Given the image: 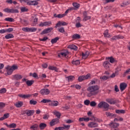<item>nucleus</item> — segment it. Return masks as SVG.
Here are the masks:
<instances>
[{
  "label": "nucleus",
  "mask_w": 130,
  "mask_h": 130,
  "mask_svg": "<svg viewBox=\"0 0 130 130\" xmlns=\"http://www.w3.org/2000/svg\"><path fill=\"white\" fill-rule=\"evenodd\" d=\"M100 89L99 86L98 85H92L89 86L87 89V91L88 92H91L92 93H95V95H97L98 93H99V91H98Z\"/></svg>",
  "instance_id": "f257e3e1"
},
{
  "label": "nucleus",
  "mask_w": 130,
  "mask_h": 130,
  "mask_svg": "<svg viewBox=\"0 0 130 130\" xmlns=\"http://www.w3.org/2000/svg\"><path fill=\"white\" fill-rule=\"evenodd\" d=\"M99 108H104V109H108L109 108V104L105 102H101L98 105Z\"/></svg>",
  "instance_id": "f03ea898"
},
{
  "label": "nucleus",
  "mask_w": 130,
  "mask_h": 130,
  "mask_svg": "<svg viewBox=\"0 0 130 130\" xmlns=\"http://www.w3.org/2000/svg\"><path fill=\"white\" fill-rule=\"evenodd\" d=\"M4 11L5 12V13H8L11 14H18L19 13V10L15 9H9V8H5L4 10Z\"/></svg>",
  "instance_id": "7ed1b4c3"
},
{
  "label": "nucleus",
  "mask_w": 130,
  "mask_h": 130,
  "mask_svg": "<svg viewBox=\"0 0 130 130\" xmlns=\"http://www.w3.org/2000/svg\"><path fill=\"white\" fill-rule=\"evenodd\" d=\"M109 126L111 127V130H119L118 126H119V123L116 122H111L109 124Z\"/></svg>",
  "instance_id": "20e7f679"
},
{
  "label": "nucleus",
  "mask_w": 130,
  "mask_h": 130,
  "mask_svg": "<svg viewBox=\"0 0 130 130\" xmlns=\"http://www.w3.org/2000/svg\"><path fill=\"white\" fill-rule=\"evenodd\" d=\"M40 94H41V95H49V94L50 93V90H49V89H47V88H44L41 89L40 91Z\"/></svg>",
  "instance_id": "39448f33"
},
{
  "label": "nucleus",
  "mask_w": 130,
  "mask_h": 130,
  "mask_svg": "<svg viewBox=\"0 0 130 130\" xmlns=\"http://www.w3.org/2000/svg\"><path fill=\"white\" fill-rule=\"evenodd\" d=\"M83 16L84 17L83 21L84 22H86V21H88V20H90L91 16H88V13H87V11H84L83 13Z\"/></svg>",
  "instance_id": "423d86ee"
},
{
  "label": "nucleus",
  "mask_w": 130,
  "mask_h": 130,
  "mask_svg": "<svg viewBox=\"0 0 130 130\" xmlns=\"http://www.w3.org/2000/svg\"><path fill=\"white\" fill-rule=\"evenodd\" d=\"M52 30H53V28L52 27H48L47 28H46L41 32V35H44V34H47V33H50V32H51Z\"/></svg>",
  "instance_id": "0eeeda50"
},
{
  "label": "nucleus",
  "mask_w": 130,
  "mask_h": 130,
  "mask_svg": "<svg viewBox=\"0 0 130 130\" xmlns=\"http://www.w3.org/2000/svg\"><path fill=\"white\" fill-rule=\"evenodd\" d=\"M52 23L51 21H46L44 22H41L40 24H39L40 27H44L46 26H49L51 25Z\"/></svg>",
  "instance_id": "6e6552de"
},
{
  "label": "nucleus",
  "mask_w": 130,
  "mask_h": 130,
  "mask_svg": "<svg viewBox=\"0 0 130 130\" xmlns=\"http://www.w3.org/2000/svg\"><path fill=\"white\" fill-rule=\"evenodd\" d=\"M58 122H59V119H58V118L53 119L50 121V125H51V126H53L54 124H56L57 123H58Z\"/></svg>",
  "instance_id": "1a4fd4ad"
},
{
  "label": "nucleus",
  "mask_w": 130,
  "mask_h": 130,
  "mask_svg": "<svg viewBox=\"0 0 130 130\" xmlns=\"http://www.w3.org/2000/svg\"><path fill=\"white\" fill-rule=\"evenodd\" d=\"M32 94H18V96L20 98H22L23 99H28V98H30L31 97Z\"/></svg>",
  "instance_id": "9d476101"
},
{
  "label": "nucleus",
  "mask_w": 130,
  "mask_h": 130,
  "mask_svg": "<svg viewBox=\"0 0 130 130\" xmlns=\"http://www.w3.org/2000/svg\"><path fill=\"white\" fill-rule=\"evenodd\" d=\"M67 25H68V24L64 21H58L55 26V28H57V27H60V26H67Z\"/></svg>",
  "instance_id": "9b49d317"
},
{
  "label": "nucleus",
  "mask_w": 130,
  "mask_h": 130,
  "mask_svg": "<svg viewBox=\"0 0 130 130\" xmlns=\"http://www.w3.org/2000/svg\"><path fill=\"white\" fill-rule=\"evenodd\" d=\"M126 87H127V84L125 83H122L120 84V91H124L125 89H126Z\"/></svg>",
  "instance_id": "f8f14e48"
},
{
  "label": "nucleus",
  "mask_w": 130,
  "mask_h": 130,
  "mask_svg": "<svg viewBox=\"0 0 130 130\" xmlns=\"http://www.w3.org/2000/svg\"><path fill=\"white\" fill-rule=\"evenodd\" d=\"M26 3L28 6H37L39 4L37 1H29V0Z\"/></svg>",
  "instance_id": "ddd939ff"
},
{
  "label": "nucleus",
  "mask_w": 130,
  "mask_h": 130,
  "mask_svg": "<svg viewBox=\"0 0 130 130\" xmlns=\"http://www.w3.org/2000/svg\"><path fill=\"white\" fill-rule=\"evenodd\" d=\"M6 70H7V75H8V76H10V75L11 74H13V72H14V71L12 70H11V66H8L6 68Z\"/></svg>",
  "instance_id": "4468645a"
},
{
  "label": "nucleus",
  "mask_w": 130,
  "mask_h": 130,
  "mask_svg": "<svg viewBox=\"0 0 130 130\" xmlns=\"http://www.w3.org/2000/svg\"><path fill=\"white\" fill-rule=\"evenodd\" d=\"M15 106L17 107V108H21L23 105H24V103L22 101H19L18 102H16L15 104H14Z\"/></svg>",
  "instance_id": "2eb2a0df"
},
{
  "label": "nucleus",
  "mask_w": 130,
  "mask_h": 130,
  "mask_svg": "<svg viewBox=\"0 0 130 130\" xmlns=\"http://www.w3.org/2000/svg\"><path fill=\"white\" fill-rule=\"evenodd\" d=\"M68 48H69L70 49H73V50H75V51H77V50H78V47H77V46H76L74 44L68 45Z\"/></svg>",
  "instance_id": "dca6fc26"
},
{
  "label": "nucleus",
  "mask_w": 130,
  "mask_h": 130,
  "mask_svg": "<svg viewBox=\"0 0 130 130\" xmlns=\"http://www.w3.org/2000/svg\"><path fill=\"white\" fill-rule=\"evenodd\" d=\"M104 68H105V69L106 70H109V66H110V63H109V61H105L104 62Z\"/></svg>",
  "instance_id": "f3484780"
},
{
  "label": "nucleus",
  "mask_w": 130,
  "mask_h": 130,
  "mask_svg": "<svg viewBox=\"0 0 130 130\" xmlns=\"http://www.w3.org/2000/svg\"><path fill=\"white\" fill-rule=\"evenodd\" d=\"M13 78L14 80H16L17 81H19V80H21V79H22L23 76L20 74H15L13 75Z\"/></svg>",
  "instance_id": "a211bd4d"
},
{
  "label": "nucleus",
  "mask_w": 130,
  "mask_h": 130,
  "mask_svg": "<svg viewBox=\"0 0 130 130\" xmlns=\"http://www.w3.org/2000/svg\"><path fill=\"white\" fill-rule=\"evenodd\" d=\"M106 101L108 103H109V104H115L116 103V101L114 100L113 99H107Z\"/></svg>",
  "instance_id": "6ab92c4d"
},
{
  "label": "nucleus",
  "mask_w": 130,
  "mask_h": 130,
  "mask_svg": "<svg viewBox=\"0 0 130 130\" xmlns=\"http://www.w3.org/2000/svg\"><path fill=\"white\" fill-rule=\"evenodd\" d=\"M88 126L89 127H98V124L97 123L91 122L89 123H88Z\"/></svg>",
  "instance_id": "aec40b11"
},
{
  "label": "nucleus",
  "mask_w": 130,
  "mask_h": 130,
  "mask_svg": "<svg viewBox=\"0 0 130 130\" xmlns=\"http://www.w3.org/2000/svg\"><path fill=\"white\" fill-rule=\"evenodd\" d=\"M73 40H77L81 39V36L79 34H74L72 36Z\"/></svg>",
  "instance_id": "412c9836"
},
{
  "label": "nucleus",
  "mask_w": 130,
  "mask_h": 130,
  "mask_svg": "<svg viewBox=\"0 0 130 130\" xmlns=\"http://www.w3.org/2000/svg\"><path fill=\"white\" fill-rule=\"evenodd\" d=\"M69 54V51L68 50H66L64 52H61L58 55V56L59 57H60V55H62V56H67Z\"/></svg>",
  "instance_id": "4be33fe9"
},
{
  "label": "nucleus",
  "mask_w": 130,
  "mask_h": 130,
  "mask_svg": "<svg viewBox=\"0 0 130 130\" xmlns=\"http://www.w3.org/2000/svg\"><path fill=\"white\" fill-rule=\"evenodd\" d=\"M33 114H34V110H26V115L27 116H31V115H33Z\"/></svg>",
  "instance_id": "5701e85b"
},
{
  "label": "nucleus",
  "mask_w": 130,
  "mask_h": 130,
  "mask_svg": "<svg viewBox=\"0 0 130 130\" xmlns=\"http://www.w3.org/2000/svg\"><path fill=\"white\" fill-rule=\"evenodd\" d=\"M26 84L28 87H30L34 84V80H27L26 81Z\"/></svg>",
  "instance_id": "b1692460"
},
{
  "label": "nucleus",
  "mask_w": 130,
  "mask_h": 130,
  "mask_svg": "<svg viewBox=\"0 0 130 130\" xmlns=\"http://www.w3.org/2000/svg\"><path fill=\"white\" fill-rule=\"evenodd\" d=\"M51 104L50 105L51 106H57L58 105V104H59V103L56 101H53L50 102Z\"/></svg>",
  "instance_id": "393cba45"
},
{
  "label": "nucleus",
  "mask_w": 130,
  "mask_h": 130,
  "mask_svg": "<svg viewBox=\"0 0 130 130\" xmlns=\"http://www.w3.org/2000/svg\"><path fill=\"white\" fill-rule=\"evenodd\" d=\"M47 126V125L45 123H41L39 125L40 129H44L45 127Z\"/></svg>",
  "instance_id": "a878e982"
},
{
  "label": "nucleus",
  "mask_w": 130,
  "mask_h": 130,
  "mask_svg": "<svg viewBox=\"0 0 130 130\" xmlns=\"http://www.w3.org/2000/svg\"><path fill=\"white\" fill-rule=\"evenodd\" d=\"M73 6L74 7V8H73L74 10H78V9L80 8V4L78 3H73Z\"/></svg>",
  "instance_id": "bb28decb"
},
{
  "label": "nucleus",
  "mask_w": 130,
  "mask_h": 130,
  "mask_svg": "<svg viewBox=\"0 0 130 130\" xmlns=\"http://www.w3.org/2000/svg\"><path fill=\"white\" fill-rule=\"evenodd\" d=\"M116 113H117V114H124L125 113V110H115Z\"/></svg>",
  "instance_id": "cd10ccee"
},
{
  "label": "nucleus",
  "mask_w": 130,
  "mask_h": 130,
  "mask_svg": "<svg viewBox=\"0 0 130 130\" xmlns=\"http://www.w3.org/2000/svg\"><path fill=\"white\" fill-rule=\"evenodd\" d=\"M38 127H39L38 124H35L31 126L29 128L30 129H31V130H37L38 129Z\"/></svg>",
  "instance_id": "c85d7f7f"
},
{
  "label": "nucleus",
  "mask_w": 130,
  "mask_h": 130,
  "mask_svg": "<svg viewBox=\"0 0 130 130\" xmlns=\"http://www.w3.org/2000/svg\"><path fill=\"white\" fill-rule=\"evenodd\" d=\"M58 40H59V37H57L54 39H52L51 40V42L52 44H54V43H56V42H57Z\"/></svg>",
  "instance_id": "c756f323"
},
{
  "label": "nucleus",
  "mask_w": 130,
  "mask_h": 130,
  "mask_svg": "<svg viewBox=\"0 0 130 130\" xmlns=\"http://www.w3.org/2000/svg\"><path fill=\"white\" fill-rule=\"evenodd\" d=\"M29 76L30 77H33V78H35V79H37V80H38V79H39V77H38V75H37V73H34L33 74H32V73H30L29 74Z\"/></svg>",
  "instance_id": "7c9ffc66"
},
{
  "label": "nucleus",
  "mask_w": 130,
  "mask_h": 130,
  "mask_svg": "<svg viewBox=\"0 0 130 130\" xmlns=\"http://www.w3.org/2000/svg\"><path fill=\"white\" fill-rule=\"evenodd\" d=\"M89 120H91V119H90L89 118H80L79 119V121H85L86 122H88Z\"/></svg>",
  "instance_id": "2f4dec72"
},
{
  "label": "nucleus",
  "mask_w": 130,
  "mask_h": 130,
  "mask_svg": "<svg viewBox=\"0 0 130 130\" xmlns=\"http://www.w3.org/2000/svg\"><path fill=\"white\" fill-rule=\"evenodd\" d=\"M72 64H75V66H79L80 63H81V61L80 60H72Z\"/></svg>",
  "instance_id": "473e14b6"
},
{
  "label": "nucleus",
  "mask_w": 130,
  "mask_h": 130,
  "mask_svg": "<svg viewBox=\"0 0 130 130\" xmlns=\"http://www.w3.org/2000/svg\"><path fill=\"white\" fill-rule=\"evenodd\" d=\"M49 70L50 71H55V72H58V69L55 67H53V66H49L48 67Z\"/></svg>",
  "instance_id": "72a5a7b5"
},
{
  "label": "nucleus",
  "mask_w": 130,
  "mask_h": 130,
  "mask_svg": "<svg viewBox=\"0 0 130 130\" xmlns=\"http://www.w3.org/2000/svg\"><path fill=\"white\" fill-rule=\"evenodd\" d=\"M20 11L21 13H25L26 12H28V10L25 7H20Z\"/></svg>",
  "instance_id": "f704fd0d"
},
{
  "label": "nucleus",
  "mask_w": 130,
  "mask_h": 130,
  "mask_svg": "<svg viewBox=\"0 0 130 130\" xmlns=\"http://www.w3.org/2000/svg\"><path fill=\"white\" fill-rule=\"evenodd\" d=\"M67 79L68 80V82H72V81H74V80H75V76H70L67 77Z\"/></svg>",
  "instance_id": "c9c22d12"
},
{
  "label": "nucleus",
  "mask_w": 130,
  "mask_h": 130,
  "mask_svg": "<svg viewBox=\"0 0 130 130\" xmlns=\"http://www.w3.org/2000/svg\"><path fill=\"white\" fill-rule=\"evenodd\" d=\"M87 53H88V52H86L85 53H84V52L82 53V58H83L84 59H86V58L88 57L89 54Z\"/></svg>",
  "instance_id": "e433bc0d"
},
{
  "label": "nucleus",
  "mask_w": 130,
  "mask_h": 130,
  "mask_svg": "<svg viewBox=\"0 0 130 130\" xmlns=\"http://www.w3.org/2000/svg\"><path fill=\"white\" fill-rule=\"evenodd\" d=\"M49 102H51V100L46 99H44L41 101V103H49Z\"/></svg>",
  "instance_id": "4c0bfd02"
},
{
  "label": "nucleus",
  "mask_w": 130,
  "mask_h": 130,
  "mask_svg": "<svg viewBox=\"0 0 130 130\" xmlns=\"http://www.w3.org/2000/svg\"><path fill=\"white\" fill-rule=\"evenodd\" d=\"M7 22H15V19L11 17H8L5 19Z\"/></svg>",
  "instance_id": "58836bf2"
},
{
  "label": "nucleus",
  "mask_w": 130,
  "mask_h": 130,
  "mask_svg": "<svg viewBox=\"0 0 130 130\" xmlns=\"http://www.w3.org/2000/svg\"><path fill=\"white\" fill-rule=\"evenodd\" d=\"M106 114L107 116H109V117H113V116H115V115L114 114L108 112H106Z\"/></svg>",
  "instance_id": "ea45409f"
},
{
  "label": "nucleus",
  "mask_w": 130,
  "mask_h": 130,
  "mask_svg": "<svg viewBox=\"0 0 130 130\" xmlns=\"http://www.w3.org/2000/svg\"><path fill=\"white\" fill-rule=\"evenodd\" d=\"M17 127V124L13 123L9 124V128H16Z\"/></svg>",
  "instance_id": "a19ab883"
},
{
  "label": "nucleus",
  "mask_w": 130,
  "mask_h": 130,
  "mask_svg": "<svg viewBox=\"0 0 130 130\" xmlns=\"http://www.w3.org/2000/svg\"><path fill=\"white\" fill-rule=\"evenodd\" d=\"M6 39H11V38H14V35L13 34H8L5 36Z\"/></svg>",
  "instance_id": "79ce46f5"
},
{
  "label": "nucleus",
  "mask_w": 130,
  "mask_h": 130,
  "mask_svg": "<svg viewBox=\"0 0 130 130\" xmlns=\"http://www.w3.org/2000/svg\"><path fill=\"white\" fill-rule=\"evenodd\" d=\"M54 114L56 116V117H57L58 119L60 118V116H61V114H60V113H59V112H54Z\"/></svg>",
  "instance_id": "37998d69"
},
{
  "label": "nucleus",
  "mask_w": 130,
  "mask_h": 130,
  "mask_svg": "<svg viewBox=\"0 0 130 130\" xmlns=\"http://www.w3.org/2000/svg\"><path fill=\"white\" fill-rule=\"evenodd\" d=\"M29 104L30 105H36L37 104V101H34V100H31L29 101Z\"/></svg>",
  "instance_id": "c03bdc74"
},
{
  "label": "nucleus",
  "mask_w": 130,
  "mask_h": 130,
  "mask_svg": "<svg viewBox=\"0 0 130 130\" xmlns=\"http://www.w3.org/2000/svg\"><path fill=\"white\" fill-rule=\"evenodd\" d=\"M10 69L14 72V71H16V70H18V66L17 65H13L12 66H10Z\"/></svg>",
  "instance_id": "a18cd8bd"
},
{
  "label": "nucleus",
  "mask_w": 130,
  "mask_h": 130,
  "mask_svg": "<svg viewBox=\"0 0 130 130\" xmlns=\"http://www.w3.org/2000/svg\"><path fill=\"white\" fill-rule=\"evenodd\" d=\"M78 82H83V81H85V79L84 78V76H80L78 78Z\"/></svg>",
  "instance_id": "49530a36"
},
{
  "label": "nucleus",
  "mask_w": 130,
  "mask_h": 130,
  "mask_svg": "<svg viewBox=\"0 0 130 130\" xmlns=\"http://www.w3.org/2000/svg\"><path fill=\"white\" fill-rule=\"evenodd\" d=\"M97 105V103L95 101H92L90 103V106L91 107H95Z\"/></svg>",
  "instance_id": "de8ad7c7"
},
{
  "label": "nucleus",
  "mask_w": 130,
  "mask_h": 130,
  "mask_svg": "<svg viewBox=\"0 0 130 130\" xmlns=\"http://www.w3.org/2000/svg\"><path fill=\"white\" fill-rule=\"evenodd\" d=\"M63 129H66V130H69L70 127H71V125H66V124H63Z\"/></svg>",
  "instance_id": "09e8293b"
},
{
  "label": "nucleus",
  "mask_w": 130,
  "mask_h": 130,
  "mask_svg": "<svg viewBox=\"0 0 130 130\" xmlns=\"http://www.w3.org/2000/svg\"><path fill=\"white\" fill-rule=\"evenodd\" d=\"M108 59H110V62H111V63H113V62H115V60L113 57H108Z\"/></svg>",
  "instance_id": "8fccbe9b"
},
{
  "label": "nucleus",
  "mask_w": 130,
  "mask_h": 130,
  "mask_svg": "<svg viewBox=\"0 0 130 130\" xmlns=\"http://www.w3.org/2000/svg\"><path fill=\"white\" fill-rule=\"evenodd\" d=\"M83 77L84 78V80H88L89 78L91 77V74L89 73L87 74L86 75H83Z\"/></svg>",
  "instance_id": "3c124183"
},
{
  "label": "nucleus",
  "mask_w": 130,
  "mask_h": 130,
  "mask_svg": "<svg viewBox=\"0 0 130 130\" xmlns=\"http://www.w3.org/2000/svg\"><path fill=\"white\" fill-rule=\"evenodd\" d=\"M6 107V104L5 103L0 102V109H3Z\"/></svg>",
  "instance_id": "603ef678"
},
{
  "label": "nucleus",
  "mask_w": 130,
  "mask_h": 130,
  "mask_svg": "<svg viewBox=\"0 0 130 130\" xmlns=\"http://www.w3.org/2000/svg\"><path fill=\"white\" fill-rule=\"evenodd\" d=\"M6 92H7V89H6V88H2L0 90L1 94H5V93H6Z\"/></svg>",
  "instance_id": "864d4df0"
},
{
  "label": "nucleus",
  "mask_w": 130,
  "mask_h": 130,
  "mask_svg": "<svg viewBox=\"0 0 130 130\" xmlns=\"http://www.w3.org/2000/svg\"><path fill=\"white\" fill-rule=\"evenodd\" d=\"M87 96L88 97H91V96H96V94L92 92H89V93L87 94Z\"/></svg>",
  "instance_id": "5fc2aeb1"
},
{
  "label": "nucleus",
  "mask_w": 130,
  "mask_h": 130,
  "mask_svg": "<svg viewBox=\"0 0 130 130\" xmlns=\"http://www.w3.org/2000/svg\"><path fill=\"white\" fill-rule=\"evenodd\" d=\"M119 71H120V69H119V68L117 67L116 69V70H115V73L114 74H115V75H116V76H118V72H119Z\"/></svg>",
  "instance_id": "6e6d98bb"
},
{
  "label": "nucleus",
  "mask_w": 130,
  "mask_h": 130,
  "mask_svg": "<svg viewBox=\"0 0 130 130\" xmlns=\"http://www.w3.org/2000/svg\"><path fill=\"white\" fill-rule=\"evenodd\" d=\"M3 117L4 118V119H7V118H9V117H10V114L9 113H6L5 114L3 115Z\"/></svg>",
  "instance_id": "4d7b16f0"
},
{
  "label": "nucleus",
  "mask_w": 130,
  "mask_h": 130,
  "mask_svg": "<svg viewBox=\"0 0 130 130\" xmlns=\"http://www.w3.org/2000/svg\"><path fill=\"white\" fill-rule=\"evenodd\" d=\"M37 28L35 27L29 28V32H35L36 31H37Z\"/></svg>",
  "instance_id": "13d9d810"
},
{
  "label": "nucleus",
  "mask_w": 130,
  "mask_h": 130,
  "mask_svg": "<svg viewBox=\"0 0 130 130\" xmlns=\"http://www.w3.org/2000/svg\"><path fill=\"white\" fill-rule=\"evenodd\" d=\"M22 31H24V32H29V27H23Z\"/></svg>",
  "instance_id": "bf43d9fd"
},
{
  "label": "nucleus",
  "mask_w": 130,
  "mask_h": 130,
  "mask_svg": "<svg viewBox=\"0 0 130 130\" xmlns=\"http://www.w3.org/2000/svg\"><path fill=\"white\" fill-rule=\"evenodd\" d=\"M84 103L85 105L88 106V105H89V104H90V100H86L85 101H84Z\"/></svg>",
  "instance_id": "052dcab7"
},
{
  "label": "nucleus",
  "mask_w": 130,
  "mask_h": 130,
  "mask_svg": "<svg viewBox=\"0 0 130 130\" xmlns=\"http://www.w3.org/2000/svg\"><path fill=\"white\" fill-rule=\"evenodd\" d=\"M64 16H66V14H59L57 15V18H58L59 19H60V18H63Z\"/></svg>",
  "instance_id": "680f3d73"
},
{
  "label": "nucleus",
  "mask_w": 130,
  "mask_h": 130,
  "mask_svg": "<svg viewBox=\"0 0 130 130\" xmlns=\"http://www.w3.org/2000/svg\"><path fill=\"white\" fill-rule=\"evenodd\" d=\"M104 36L105 37H108V30H106L104 32Z\"/></svg>",
  "instance_id": "e2e57ef3"
},
{
  "label": "nucleus",
  "mask_w": 130,
  "mask_h": 130,
  "mask_svg": "<svg viewBox=\"0 0 130 130\" xmlns=\"http://www.w3.org/2000/svg\"><path fill=\"white\" fill-rule=\"evenodd\" d=\"M49 118V115L47 114L44 115L43 119H48Z\"/></svg>",
  "instance_id": "0e129e2a"
},
{
  "label": "nucleus",
  "mask_w": 130,
  "mask_h": 130,
  "mask_svg": "<svg viewBox=\"0 0 130 130\" xmlns=\"http://www.w3.org/2000/svg\"><path fill=\"white\" fill-rule=\"evenodd\" d=\"M48 39V37H45L43 39H40V41H46Z\"/></svg>",
  "instance_id": "69168bd1"
},
{
  "label": "nucleus",
  "mask_w": 130,
  "mask_h": 130,
  "mask_svg": "<svg viewBox=\"0 0 130 130\" xmlns=\"http://www.w3.org/2000/svg\"><path fill=\"white\" fill-rule=\"evenodd\" d=\"M59 32H60V33H63L64 32V28L63 27H61L58 29Z\"/></svg>",
  "instance_id": "338daca9"
},
{
  "label": "nucleus",
  "mask_w": 130,
  "mask_h": 130,
  "mask_svg": "<svg viewBox=\"0 0 130 130\" xmlns=\"http://www.w3.org/2000/svg\"><path fill=\"white\" fill-rule=\"evenodd\" d=\"M14 31L13 28H9L6 29V32H13Z\"/></svg>",
  "instance_id": "774afa93"
}]
</instances>
